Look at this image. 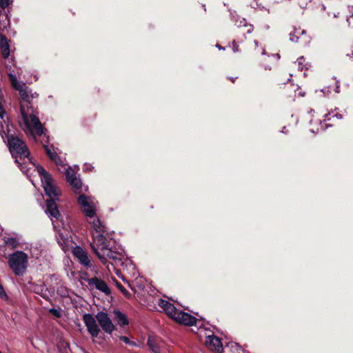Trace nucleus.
<instances>
[{
    "instance_id": "5",
    "label": "nucleus",
    "mask_w": 353,
    "mask_h": 353,
    "mask_svg": "<svg viewBox=\"0 0 353 353\" xmlns=\"http://www.w3.org/2000/svg\"><path fill=\"white\" fill-rule=\"evenodd\" d=\"M8 146L12 156L15 159V162L19 164L21 170L24 172L19 159L28 158L30 152L26 143L17 137L10 136L8 137Z\"/></svg>"
},
{
    "instance_id": "29",
    "label": "nucleus",
    "mask_w": 353,
    "mask_h": 353,
    "mask_svg": "<svg viewBox=\"0 0 353 353\" xmlns=\"http://www.w3.org/2000/svg\"><path fill=\"white\" fill-rule=\"evenodd\" d=\"M118 288L124 294H128V292L123 287H122L121 285H118Z\"/></svg>"
},
{
    "instance_id": "33",
    "label": "nucleus",
    "mask_w": 353,
    "mask_h": 353,
    "mask_svg": "<svg viewBox=\"0 0 353 353\" xmlns=\"http://www.w3.org/2000/svg\"><path fill=\"white\" fill-rule=\"evenodd\" d=\"M330 114H331V113H329V114L325 115V119H324V121H325L327 120V121L330 120V117H329L330 116Z\"/></svg>"
},
{
    "instance_id": "27",
    "label": "nucleus",
    "mask_w": 353,
    "mask_h": 353,
    "mask_svg": "<svg viewBox=\"0 0 353 353\" xmlns=\"http://www.w3.org/2000/svg\"><path fill=\"white\" fill-rule=\"evenodd\" d=\"M50 312L57 317H59L61 316L60 312L57 310L52 309L50 310Z\"/></svg>"
},
{
    "instance_id": "12",
    "label": "nucleus",
    "mask_w": 353,
    "mask_h": 353,
    "mask_svg": "<svg viewBox=\"0 0 353 353\" xmlns=\"http://www.w3.org/2000/svg\"><path fill=\"white\" fill-rule=\"evenodd\" d=\"M174 320L180 324L190 326L194 325L196 322V319L194 316L181 310L178 311Z\"/></svg>"
},
{
    "instance_id": "22",
    "label": "nucleus",
    "mask_w": 353,
    "mask_h": 353,
    "mask_svg": "<svg viewBox=\"0 0 353 353\" xmlns=\"http://www.w3.org/2000/svg\"><path fill=\"white\" fill-rule=\"evenodd\" d=\"M304 62L305 59L303 58V57H301L297 59L296 62H295L294 64H297L299 70L302 71L305 68H306L305 65H304Z\"/></svg>"
},
{
    "instance_id": "20",
    "label": "nucleus",
    "mask_w": 353,
    "mask_h": 353,
    "mask_svg": "<svg viewBox=\"0 0 353 353\" xmlns=\"http://www.w3.org/2000/svg\"><path fill=\"white\" fill-rule=\"evenodd\" d=\"M236 26L238 28H246V33L250 34L253 31V27L252 25H247L246 21L244 19H242L240 20L239 23H236Z\"/></svg>"
},
{
    "instance_id": "13",
    "label": "nucleus",
    "mask_w": 353,
    "mask_h": 353,
    "mask_svg": "<svg viewBox=\"0 0 353 353\" xmlns=\"http://www.w3.org/2000/svg\"><path fill=\"white\" fill-rule=\"evenodd\" d=\"M72 254L78 259V260L82 265L86 267L91 266L90 260L89 259L88 253L85 250H83L81 247L76 246L73 248Z\"/></svg>"
},
{
    "instance_id": "9",
    "label": "nucleus",
    "mask_w": 353,
    "mask_h": 353,
    "mask_svg": "<svg viewBox=\"0 0 353 353\" xmlns=\"http://www.w3.org/2000/svg\"><path fill=\"white\" fill-rule=\"evenodd\" d=\"M96 319L105 332L111 334L115 329L114 324L106 313L103 312H98Z\"/></svg>"
},
{
    "instance_id": "42",
    "label": "nucleus",
    "mask_w": 353,
    "mask_h": 353,
    "mask_svg": "<svg viewBox=\"0 0 353 353\" xmlns=\"http://www.w3.org/2000/svg\"><path fill=\"white\" fill-rule=\"evenodd\" d=\"M231 80H232V82H234V78H232V79H231Z\"/></svg>"
},
{
    "instance_id": "32",
    "label": "nucleus",
    "mask_w": 353,
    "mask_h": 353,
    "mask_svg": "<svg viewBox=\"0 0 353 353\" xmlns=\"http://www.w3.org/2000/svg\"><path fill=\"white\" fill-rule=\"evenodd\" d=\"M85 170H86L90 171L93 168V167H92L90 165H85Z\"/></svg>"
},
{
    "instance_id": "24",
    "label": "nucleus",
    "mask_w": 353,
    "mask_h": 353,
    "mask_svg": "<svg viewBox=\"0 0 353 353\" xmlns=\"http://www.w3.org/2000/svg\"><path fill=\"white\" fill-rule=\"evenodd\" d=\"M346 57L353 59V45L351 50H347L345 52Z\"/></svg>"
},
{
    "instance_id": "36",
    "label": "nucleus",
    "mask_w": 353,
    "mask_h": 353,
    "mask_svg": "<svg viewBox=\"0 0 353 353\" xmlns=\"http://www.w3.org/2000/svg\"><path fill=\"white\" fill-rule=\"evenodd\" d=\"M320 125H321V130H323L324 128H323V123H322V122H321V123H320Z\"/></svg>"
},
{
    "instance_id": "11",
    "label": "nucleus",
    "mask_w": 353,
    "mask_h": 353,
    "mask_svg": "<svg viewBox=\"0 0 353 353\" xmlns=\"http://www.w3.org/2000/svg\"><path fill=\"white\" fill-rule=\"evenodd\" d=\"M205 343L206 347L212 352L221 353L223 350V345L221 340L214 335L206 336Z\"/></svg>"
},
{
    "instance_id": "3",
    "label": "nucleus",
    "mask_w": 353,
    "mask_h": 353,
    "mask_svg": "<svg viewBox=\"0 0 353 353\" xmlns=\"http://www.w3.org/2000/svg\"><path fill=\"white\" fill-rule=\"evenodd\" d=\"M36 169L41 178L46 194L50 198L46 201V213L49 216L57 219L59 211L55 199L60 195L61 191L56 185L52 176L43 167L38 165Z\"/></svg>"
},
{
    "instance_id": "7",
    "label": "nucleus",
    "mask_w": 353,
    "mask_h": 353,
    "mask_svg": "<svg viewBox=\"0 0 353 353\" xmlns=\"http://www.w3.org/2000/svg\"><path fill=\"white\" fill-rule=\"evenodd\" d=\"M61 168H61H59V170L64 172L68 182L72 187L74 191L79 192L82 188V183L81 179L77 176L75 171L71 167L65 165H62Z\"/></svg>"
},
{
    "instance_id": "4",
    "label": "nucleus",
    "mask_w": 353,
    "mask_h": 353,
    "mask_svg": "<svg viewBox=\"0 0 353 353\" xmlns=\"http://www.w3.org/2000/svg\"><path fill=\"white\" fill-rule=\"evenodd\" d=\"M8 259V263L10 268L16 276H23L28 268V255L23 251H15L10 254Z\"/></svg>"
},
{
    "instance_id": "21",
    "label": "nucleus",
    "mask_w": 353,
    "mask_h": 353,
    "mask_svg": "<svg viewBox=\"0 0 353 353\" xmlns=\"http://www.w3.org/2000/svg\"><path fill=\"white\" fill-rule=\"evenodd\" d=\"M148 344L150 347V349L154 353H160L159 347L155 343V342L153 339H152L151 338H149L148 340Z\"/></svg>"
},
{
    "instance_id": "18",
    "label": "nucleus",
    "mask_w": 353,
    "mask_h": 353,
    "mask_svg": "<svg viewBox=\"0 0 353 353\" xmlns=\"http://www.w3.org/2000/svg\"><path fill=\"white\" fill-rule=\"evenodd\" d=\"M305 34V30H295L290 34V40L292 42H298L300 35Z\"/></svg>"
},
{
    "instance_id": "6",
    "label": "nucleus",
    "mask_w": 353,
    "mask_h": 353,
    "mask_svg": "<svg viewBox=\"0 0 353 353\" xmlns=\"http://www.w3.org/2000/svg\"><path fill=\"white\" fill-rule=\"evenodd\" d=\"M78 203L88 218L94 219L92 221L98 220V219H94L96 215V202L91 197L87 196L85 194H81L78 197ZM99 221H100L99 219ZM90 223H92L93 222ZM92 225H93V224Z\"/></svg>"
},
{
    "instance_id": "16",
    "label": "nucleus",
    "mask_w": 353,
    "mask_h": 353,
    "mask_svg": "<svg viewBox=\"0 0 353 353\" xmlns=\"http://www.w3.org/2000/svg\"><path fill=\"white\" fill-rule=\"evenodd\" d=\"M114 320L117 323V324L121 326L128 324V320L123 313L120 311L114 310Z\"/></svg>"
},
{
    "instance_id": "23",
    "label": "nucleus",
    "mask_w": 353,
    "mask_h": 353,
    "mask_svg": "<svg viewBox=\"0 0 353 353\" xmlns=\"http://www.w3.org/2000/svg\"><path fill=\"white\" fill-rule=\"evenodd\" d=\"M120 340L123 341L125 344H128L132 346L136 345L134 342L131 341L127 336H121L119 337Z\"/></svg>"
},
{
    "instance_id": "40",
    "label": "nucleus",
    "mask_w": 353,
    "mask_h": 353,
    "mask_svg": "<svg viewBox=\"0 0 353 353\" xmlns=\"http://www.w3.org/2000/svg\"><path fill=\"white\" fill-rule=\"evenodd\" d=\"M216 47L219 48V49H222L221 46H219V45H216Z\"/></svg>"
},
{
    "instance_id": "41",
    "label": "nucleus",
    "mask_w": 353,
    "mask_h": 353,
    "mask_svg": "<svg viewBox=\"0 0 353 353\" xmlns=\"http://www.w3.org/2000/svg\"><path fill=\"white\" fill-rule=\"evenodd\" d=\"M265 54V50L263 51V54Z\"/></svg>"
},
{
    "instance_id": "14",
    "label": "nucleus",
    "mask_w": 353,
    "mask_h": 353,
    "mask_svg": "<svg viewBox=\"0 0 353 353\" xmlns=\"http://www.w3.org/2000/svg\"><path fill=\"white\" fill-rule=\"evenodd\" d=\"M88 283L90 286H94L96 289L103 292L106 295H109L111 292L107 283L97 277L88 279Z\"/></svg>"
},
{
    "instance_id": "8",
    "label": "nucleus",
    "mask_w": 353,
    "mask_h": 353,
    "mask_svg": "<svg viewBox=\"0 0 353 353\" xmlns=\"http://www.w3.org/2000/svg\"><path fill=\"white\" fill-rule=\"evenodd\" d=\"M0 49H1V52L2 57L5 59H7V63H6V65L8 70V72L12 73L14 72V70L12 68V65L10 64V63H11L12 61V59H10V60L9 59V56H10V46L8 44V41L6 39V36H4L2 34H0Z\"/></svg>"
},
{
    "instance_id": "10",
    "label": "nucleus",
    "mask_w": 353,
    "mask_h": 353,
    "mask_svg": "<svg viewBox=\"0 0 353 353\" xmlns=\"http://www.w3.org/2000/svg\"><path fill=\"white\" fill-rule=\"evenodd\" d=\"M96 319L91 314H85L83 316V322L87 327L88 332L92 337H97L100 329L97 323Z\"/></svg>"
},
{
    "instance_id": "35",
    "label": "nucleus",
    "mask_w": 353,
    "mask_h": 353,
    "mask_svg": "<svg viewBox=\"0 0 353 353\" xmlns=\"http://www.w3.org/2000/svg\"><path fill=\"white\" fill-rule=\"evenodd\" d=\"M310 130H311V132H313V133L319 132L320 131L319 128L316 130V132H315V131H314V130L313 128H312V129H311Z\"/></svg>"
},
{
    "instance_id": "34",
    "label": "nucleus",
    "mask_w": 353,
    "mask_h": 353,
    "mask_svg": "<svg viewBox=\"0 0 353 353\" xmlns=\"http://www.w3.org/2000/svg\"><path fill=\"white\" fill-rule=\"evenodd\" d=\"M323 93H325L326 92H330V90H328V88H324L321 90Z\"/></svg>"
},
{
    "instance_id": "30",
    "label": "nucleus",
    "mask_w": 353,
    "mask_h": 353,
    "mask_svg": "<svg viewBox=\"0 0 353 353\" xmlns=\"http://www.w3.org/2000/svg\"><path fill=\"white\" fill-rule=\"evenodd\" d=\"M334 91L336 93H339L340 92L339 91V81H337L336 83V88H335Z\"/></svg>"
},
{
    "instance_id": "39",
    "label": "nucleus",
    "mask_w": 353,
    "mask_h": 353,
    "mask_svg": "<svg viewBox=\"0 0 353 353\" xmlns=\"http://www.w3.org/2000/svg\"><path fill=\"white\" fill-rule=\"evenodd\" d=\"M88 188L87 186H85V191H88Z\"/></svg>"
},
{
    "instance_id": "26",
    "label": "nucleus",
    "mask_w": 353,
    "mask_h": 353,
    "mask_svg": "<svg viewBox=\"0 0 353 353\" xmlns=\"http://www.w3.org/2000/svg\"><path fill=\"white\" fill-rule=\"evenodd\" d=\"M0 297L1 299H6L7 297V295L1 284H0Z\"/></svg>"
},
{
    "instance_id": "28",
    "label": "nucleus",
    "mask_w": 353,
    "mask_h": 353,
    "mask_svg": "<svg viewBox=\"0 0 353 353\" xmlns=\"http://www.w3.org/2000/svg\"><path fill=\"white\" fill-rule=\"evenodd\" d=\"M232 44H233V52H238L239 51L238 45L236 44V43L234 41Z\"/></svg>"
},
{
    "instance_id": "37",
    "label": "nucleus",
    "mask_w": 353,
    "mask_h": 353,
    "mask_svg": "<svg viewBox=\"0 0 353 353\" xmlns=\"http://www.w3.org/2000/svg\"><path fill=\"white\" fill-rule=\"evenodd\" d=\"M254 43H255V46H257L259 43H258V41H255Z\"/></svg>"
},
{
    "instance_id": "44",
    "label": "nucleus",
    "mask_w": 353,
    "mask_h": 353,
    "mask_svg": "<svg viewBox=\"0 0 353 353\" xmlns=\"http://www.w3.org/2000/svg\"><path fill=\"white\" fill-rule=\"evenodd\" d=\"M0 353H1V352L0 351Z\"/></svg>"
},
{
    "instance_id": "38",
    "label": "nucleus",
    "mask_w": 353,
    "mask_h": 353,
    "mask_svg": "<svg viewBox=\"0 0 353 353\" xmlns=\"http://www.w3.org/2000/svg\"><path fill=\"white\" fill-rule=\"evenodd\" d=\"M276 57L279 58V57H280L279 54H276Z\"/></svg>"
},
{
    "instance_id": "1",
    "label": "nucleus",
    "mask_w": 353,
    "mask_h": 353,
    "mask_svg": "<svg viewBox=\"0 0 353 353\" xmlns=\"http://www.w3.org/2000/svg\"><path fill=\"white\" fill-rule=\"evenodd\" d=\"M9 80L12 87L19 92L20 95V112L19 124L21 129L33 139L35 136H41L43 133L42 124L34 114L31 101L37 97L36 92L29 89L24 83L18 81L15 74L8 72Z\"/></svg>"
},
{
    "instance_id": "19",
    "label": "nucleus",
    "mask_w": 353,
    "mask_h": 353,
    "mask_svg": "<svg viewBox=\"0 0 353 353\" xmlns=\"http://www.w3.org/2000/svg\"><path fill=\"white\" fill-rule=\"evenodd\" d=\"M45 150L48 157L55 162L56 164L59 165L61 163V160L57 157V154L51 151V150L47 145H44Z\"/></svg>"
},
{
    "instance_id": "31",
    "label": "nucleus",
    "mask_w": 353,
    "mask_h": 353,
    "mask_svg": "<svg viewBox=\"0 0 353 353\" xmlns=\"http://www.w3.org/2000/svg\"><path fill=\"white\" fill-rule=\"evenodd\" d=\"M332 117H336V119H342V116H341V114H337V113H336V114H333V115H332Z\"/></svg>"
},
{
    "instance_id": "25",
    "label": "nucleus",
    "mask_w": 353,
    "mask_h": 353,
    "mask_svg": "<svg viewBox=\"0 0 353 353\" xmlns=\"http://www.w3.org/2000/svg\"><path fill=\"white\" fill-rule=\"evenodd\" d=\"M10 4V0H0V6L2 8H7Z\"/></svg>"
},
{
    "instance_id": "15",
    "label": "nucleus",
    "mask_w": 353,
    "mask_h": 353,
    "mask_svg": "<svg viewBox=\"0 0 353 353\" xmlns=\"http://www.w3.org/2000/svg\"><path fill=\"white\" fill-rule=\"evenodd\" d=\"M159 305L163 309L166 314L172 319H174L179 311L174 305L165 300L160 299L159 301Z\"/></svg>"
},
{
    "instance_id": "43",
    "label": "nucleus",
    "mask_w": 353,
    "mask_h": 353,
    "mask_svg": "<svg viewBox=\"0 0 353 353\" xmlns=\"http://www.w3.org/2000/svg\"><path fill=\"white\" fill-rule=\"evenodd\" d=\"M107 268L110 270L109 264L107 265Z\"/></svg>"
},
{
    "instance_id": "17",
    "label": "nucleus",
    "mask_w": 353,
    "mask_h": 353,
    "mask_svg": "<svg viewBox=\"0 0 353 353\" xmlns=\"http://www.w3.org/2000/svg\"><path fill=\"white\" fill-rule=\"evenodd\" d=\"M4 243L12 248H16L19 245V240L15 237H5Z\"/></svg>"
},
{
    "instance_id": "2",
    "label": "nucleus",
    "mask_w": 353,
    "mask_h": 353,
    "mask_svg": "<svg viewBox=\"0 0 353 353\" xmlns=\"http://www.w3.org/2000/svg\"><path fill=\"white\" fill-rule=\"evenodd\" d=\"M93 224L92 238L93 243L90 244L95 254L101 261L106 264L108 259L112 260L111 265L123 267V270L135 275V267L130 261H123L124 256L121 252H117L112 250L110 246V241L105 236V228L99 220H94Z\"/></svg>"
}]
</instances>
